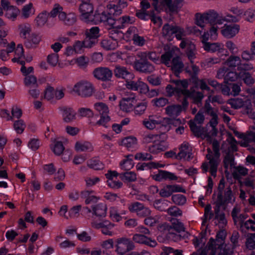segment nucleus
Returning <instances> with one entry per match:
<instances>
[{"mask_svg":"<svg viewBox=\"0 0 255 255\" xmlns=\"http://www.w3.org/2000/svg\"><path fill=\"white\" fill-rule=\"evenodd\" d=\"M79 113L82 117L92 118L94 115L93 112L89 108H81L79 110Z\"/></svg>","mask_w":255,"mask_h":255,"instance_id":"obj_54","label":"nucleus"},{"mask_svg":"<svg viewBox=\"0 0 255 255\" xmlns=\"http://www.w3.org/2000/svg\"><path fill=\"white\" fill-rule=\"evenodd\" d=\"M73 91L82 97H88L94 93V87L90 82L82 80L75 85Z\"/></svg>","mask_w":255,"mask_h":255,"instance_id":"obj_2","label":"nucleus"},{"mask_svg":"<svg viewBox=\"0 0 255 255\" xmlns=\"http://www.w3.org/2000/svg\"><path fill=\"white\" fill-rule=\"evenodd\" d=\"M64 149V147L62 142L61 141H57L55 143L53 150L55 154L60 155L63 152Z\"/></svg>","mask_w":255,"mask_h":255,"instance_id":"obj_57","label":"nucleus"},{"mask_svg":"<svg viewBox=\"0 0 255 255\" xmlns=\"http://www.w3.org/2000/svg\"><path fill=\"white\" fill-rule=\"evenodd\" d=\"M79 9L81 13V16L86 22L92 21V14L93 13L94 7L92 3L89 0L82 1L79 6Z\"/></svg>","mask_w":255,"mask_h":255,"instance_id":"obj_7","label":"nucleus"},{"mask_svg":"<svg viewBox=\"0 0 255 255\" xmlns=\"http://www.w3.org/2000/svg\"><path fill=\"white\" fill-rule=\"evenodd\" d=\"M203 94L200 92L195 93L193 90V97H192L194 99V103L200 106L202 104V100L203 98Z\"/></svg>","mask_w":255,"mask_h":255,"instance_id":"obj_52","label":"nucleus"},{"mask_svg":"<svg viewBox=\"0 0 255 255\" xmlns=\"http://www.w3.org/2000/svg\"><path fill=\"white\" fill-rule=\"evenodd\" d=\"M239 78L241 79L247 85H252L255 83L252 74L250 72H239Z\"/></svg>","mask_w":255,"mask_h":255,"instance_id":"obj_21","label":"nucleus"},{"mask_svg":"<svg viewBox=\"0 0 255 255\" xmlns=\"http://www.w3.org/2000/svg\"><path fill=\"white\" fill-rule=\"evenodd\" d=\"M87 165L89 167L95 170H101L104 168V164L98 160L91 159L87 162Z\"/></svg>","mask_w":255,"mask_h":255,"instance_id":"obj_30","label":"nucleus"},{"mask_svg":"<svg viewBox=\"0 0 255 255\" xmlns=\"http://www.w3.org/2000/svg\"><path fill=\"white\" fill-rule=\"evenodd\" d=\"M76 62L79 66L85 68L89 63V59L88 57L81 56L76 59Z\"/></svg>","mask_w":255,"mask_h":255,"instance_id":"obj_48","label":"nucleus"},{"mask_svg":"<svg viewBox=\"0 0 255 255\" xmlns=\"http://www.w3.org/2000/svg\"><path fill=\"white\" fill-rule=\"evenodd\" d=\"M174 51L170 50L167 52H166L164 54H162L161 56V62L165 64L167 66H170V61L171 58L173 56Z\"/></svg>","mask_w":255,"mask_h":255,"instance_id":"obj_31","label":"nucleus"},{"mask_svg":"<svg viewBox=\"0 0 255 255\" xmlns=\"http://www.w3.org/2000/svg\"><path fill=\"white\" fill-rule=\"evenodd\" d=\"M166 149V147L160 143H157L153 144L148 148L150 152L152 153H157L163 151Z\"/></svg>","mask_w":255,"mask_h":255,"instance_id":"obj_37","label":"nucleus"},{"mask_svg":"<svg viewBox=\"0 0 255 255\" xmlns=\"http://www.w3.org/2000/svg\"><path fill=\"white\" fill-rule=\"evenodd\" d=\"M85 35L92 38V39L97 40L99 36V27H93L89 30H87L85 32Z\"/></svg>","mask_w":255,"mask_h":255,"instance_id":"obj_33","label":"nucleus"},{"mask_svg":"<svg viewBox=\"0 0 255 255\" xmlns=\"http://www.w3.org/2000/svg\"><path fill=\"white\" fill-rule=\"evenodd\" d=\"M240 29V25L237 24H225L222 27L221 33L225 37L231 38L238 33Z\"/></svg>","mask_w":255,"mask_h":255,"instance_id":"obj_9","label":"nucleus"},{"mask_svg":"<svg viewBox=\"0 0 255 255\" xmlns=\"http://www.w3.org/2000/svg\"><path fill=\"white\" fill-rule=\"evenodd\" d=\"M223 163L224 168L226 169H228L229 165L231 167H233L235 165L234 156L233 153L228 152L224 157Z\"/></svg>","mask_w":255,"mask_h":255,"instance_id":"obj_27","label":"nucleus"},{"mask_svg":"<svg viewBox=\"0 0 255 255\" xmlns=\"http://www.w3.org/2000/svg\"><path fill=\"white\" fill-rule=\"evenodd\" d=\"M246 102L240 98H234L228 101V103L230 104L232 108L238 109L243 108L246 105Z\"/></svg>","mask_w":255,"mask_h":255,"instance_id":"obj_25","label":"nucleus"},{"mask_svg":"<svg viewBox=\"0 0 255 255\" xmlns=\"http://www.w3.org/2000/svg\"><path fill=\"white\" fill-rule=\"evenodd\" d=\"M92 226L93 227L96 229H102V232L106 235L112 236V230L114 225V224H109L108 226L104 224V223H96L95 222L92 223Z\"/></svg>","mask_w":255,"mask_h":255,"instance_id":"obj_16","label":"nucleus"},{"mask_svg":"<svg viewBox=\"0 0 255 255\" xmlns=\"http://www.w3.org/2000/svg\"><path fill=\"white\" fill-rule=\"evenodd\" d=\"M147 107L146 103H140L134 107V112L137 115H141L145 111Z\"/></svg>","mask_w":255,"mask_h":255,"instance_id":"obj_55","label":"nucleus"},{"mask_svg":"<svg viewBox=\"0 0 255 255\" xmlns=\"http://www.w3.org/2000/svg\"><path fill=\"white\" fill-rule=\"evenodd\" d=\"M245 141L244 143H242V146L247 147L249 143L254 142L255 143V132L252 131L248 133L244 137Z\"/></svg>","mask_w":255,"mask_h":255,"instance_id":"obj_40","label":"nucleus"},{"mask_svg":"<svg viewBox=\"0 0 255 255\" xmlns=\"http://www.w3.org/2000/svg\"><path fill=\"white\" fill-rule=\"evenodd\" d=\"M107 10L94 15L96 19L111 26L114 28H123L125 23H132L131 18L128 16L121 17L122 9L120 5L109 4L107 5Z\"/></svg>","mask_w":255,"mask_h":255,"instance_id":"obj_1","label":"nucleus"},{"mask_svg":"<svg viewBox=\"0 0 255 255\" xmlns=\"http://www.w3.org/2000/svg\"><path fill=\"white\" fill-rule=\"evenodd\" d=\"M172 194L171 185H167L162 188L159 192V195L161 197L166 198L170 196Z\"/></svg>","mask_w":255,"mask_h":255,"instance_id":"obj_46","label":"nucleus"},{"mask_svg":"<svg viewBox=\"0 0 255 255\" xmlns=\"http://www.w3.org/2000/svg\"><path fill=\"white\" fill-rule=\"evenodd\" d=\"M24 83L26 86L30 88H37L38 87L37 79L33 75L26 76L24 78Z\"/></svg>","mask_w":255,"mask_h":255,"instance_id":"obj_26","label":"nucleus"},{"mask_svg":"<svg viewBox=\"0 0 255 255\" xmlns=\"http://www.w3.org/2000/svg\"><path fill=\"white\" fill-rule=\"evenodd\" d=\"M122 180H126L128 182H133L136 180V175L133 172H126L120 174Z\"/></svg>","mask_w":255,"mask_h":255,"instance_id":"obj_32","label":"nucleus"},{"mask_svg":"<svg viewBox=\"0 0 255 255\" xmlns=\"http://www.w3.org/2000/svg\"><path fill=\"white\" fill-rule=\"evenodd\" d=\"M206 19L207 23L212 24L218 20V14L215 11H209L205 13Z\"/></svg>","mask_w":255,"mask_h":255,"instance_id":"obj_39","label":"nucleus"},{"mask_svg":"<svg viewBox=\"0 0 255 255\" xmlns=\"http://www.w3.org/2000/svg\"><path fill=\"white\" fill-rule=\"evenodd\" d=\"M55 89L51 86H48L44 91V99L48 101L53 99L54 97Z\"/></svg>","mask_w":255,"mask_h":255,"instance_id":"obj_36","label":"nucleus"},{"mask_svg":"<svg viewBox=\"0 0 255 255\" xmlns=\"http://www.w3.org/2000/svg\"><path fill=\"white\" fill-rule=\"evenodd\" d=\"M170 65L172 70L173 71L176 76L178 77L179 73L182 71L184 65L182 62L179 56H176L172 59Z\"/></svg>","mask_w":255,"mask_h":255,"instance_id":"obj_13","label":"nucleus"},{"mask_svg":"<svg viewBox=\"0 0 255 255\" xmlns=\"http://www.w3.org/2000/svg\"><path fill=\"white\" fill-rule=\"evenodd\" d=\"M149 240V238H147L145 236L141 234H135L133 237V240L136 243L143 244L146 245L147 241Z\"/></svg>","mask_w":255,"mask_h":255,"instance_id":"obj_51","label":"nucleus"},{"mask_svg":"<svg viewBox=\"0 0 255 255\" xmlns=\"http://www.w3.org/2000/svg\"><path fill=\"white\" fill-rule=\"evenodd\" d=\"M153 179L156 181H160L162 179H169L170 180H176L178 177L173 173L163 170H159L158 174L154 175Z\"/></svg>","mask_w":255,"mask_h":255,"instance_id":"obj_14","label":"nucleus"},{"mask_svg":"<svg viewBox=\"0 0 255 255\" xmlns=\"http://www.w3.org/2000/svg\"><path fill=\"white\" fill-rule=\"evenodd\" d=\"M165 4L169 9L170 12H177L178 7H181L183 5L184 0H174L172 2V0H164Z\"/></svg>","mask_w":255,"mask_h":255,"instance_id":"obj_15","label":"nucleus"},{"mask_svg":"<svg viewBox=\"0 0 255 255\" xmlns=\"http://www.w3.org/2000/svg\"><path fill=\"white\" fill-rule=\"evenodd\" d=\"M186 55L191 62L193 63L192 60L195 58L196 47L195 45L191 43H189V46L187 47L186 50Z\"/></svg>","mask_w":255,"mask_h":255,"instance_id":"obj_28","label":"nucleus"},{"mask_svg":"<svg viewBox=\"0 0 255 255\" xmlns=\"http://www.w3.org/2000/svg\"><path fill=\"white\" fill-rule=\"evenodd\" d=\"M141 57L139 60H136L134 62V69L140 72L144 73H150L154 70V66L151 64L146 59V53H143L141 54Z\"/></svg>","mask_w":255,"mask_h":255,"instance_id":"obj_3","label":"nucleus"},{"mask_svg":"<svg viewBox=\"0 0 255 255\" xmlns=\"http://www.w3.org/2000/svg\"><path fill=\"white\" fill-rule=\"evenodd\" d=\"M58 61V54L56 53H53L50 55H49L47 57V61L49 64H51L53 66H55L56 65Z\"/></svg>","mask_w":255,"mask_h":255,"instance_id":"obj_63","label":"nucleus"},{"mask_svg":"<svg viewBox=\"0 0 255 255\" xmlns=\"http://www.w3.org/2000/svg\"><path fill=\"white\" fill-rule=\"evenodd\" d=\"M47 20V15L46 12L40 13L36 18L38 25H43Z\"/></svg>","mask_w":255,"mask_h":255,"instance_id":"obj_56","label":"nucleus"},{"mask_svg":"<svg viewBox=\"0 0 255 255\" xmlns=\"http://www.w3.org/2000/svg\"><path fill=\"white\" fill-rule=\"evenodd\" d=\"M176 93L178 94H182L184 96V97L186 98H192L193 97V90L192 91L187 90V89H182L180 87H176Z\"/></svg>","mask_w":255,"mask_h":255,"instance_id":"obj_45","label":"nucleus"},{"mask_svg":"<svg viewBox=\"0 0 255 255\" xmlns=\"http://www.w3.org/2000/svg\"><path fill=\"white\" fill-rule=\"evenodd\" d=\"M188 125L191 130L195 136L202 138H211V135L207 132V129L200 126H197L194 121H193L192 120H190L188 122Z\"/></svg>","mask_w":255,"mask_h":255,"instance_id":"obj_8","label":"nucleus"},{"mask_svg":"<svg viewBox=\"0 0 255 255\" xmlns=\"http://www.w3.org/2000/svg\"><path fill=\"white\" fill-rule=\"evenodd\" d=\"M239 78V73L235 71H229L225 76V82L236 81Z\"/></svg>","mask_w":255,"mask_h":255,"instance_id":"obj_35","label":"nucleus"},{"mask_svg":"<svg viewBox=\"0 0 255 255\" xmlns=\"http://www.w3.org/2000/svg\"><path fill=\"white\" fill-rule=\"evenodd\" d=\"M92 192V191H84L82 192V195L85 198L87 197L85 201V203L86 204H89L90 203H95L98 201V198L95 196H89L90 194Z\"/></svg>","mask_w":255,"mask_h":255,"instance_id":"obj_38","label":"nucleus"},{"mask_svg":"<svg viewBox=\"0 0 255 255\" xmlns=\"http://www.w3.org/2000/svg\"><path fill=\"white\" fill-rule=\"evenodd\" d=\"M179 149L180 152L176 155V158L179 159L185 158L187 155V160L189 161L193 158L192 149L188 143L182 144Z\"/></svg>","mask_w":255,"mask_h":255,"instance_id":"obj_10","label":"nucleus"},{"mask_svg":"<svg viewBox=\"0 0 255 255\" xmlns=\"http://www.w3.org/2000/svg\"><path fill=\"white\" fill-rule=\"evenodd\" d=\"M102 46L107 50H114L118 46V42L115 39L109 38L104 39L101 42Z\"/></svg>","mask_w":255,"mask_h":255,"instance_id":"obj_20","label":"nucleus"},{"mask_svg":"<svg viewBox=\"0 0 255 255\" xmlns=\"http://www.w3.org/2000/svg\"><path fill=\"white\" fill-rule=\"evenodd\" d=\"M63 111V120L66 123H70L76 119V113L70 108H63L62 109Z\"/></svg>","mask_w":255,"mask_h":255,"instance_id":"obj_17","label":"nucleus"},{"mask_svg":"<svg viewBox=\"0 0 255 255\" xmlns=\"http://www.w3.org/2000/svg\"><path fill=\"white\" fill-rule=\"evenodd\" d=\"M178 29L179 26L166 23L162 27V35L168 40H171L172 36L178 32Z\"/></svg>","mask_w":255,"mask_h":255,"instance_id":"obj_11","label":"nucleus"},{"mask_svg":"<svg viewBox=\"0 0 255 255\" xmlns=\"http://www.w3.org/2000/svg\"><path fill=\"white\" fill-rule=\"evenodd\" d=\"M237 171L233 173V176L234 179H239L240 178V175L245 176L248 174V170L242 166H238L237 168Z\"/></svg>","mask_w":255,"mask_h":255,"instance_id":"obj_42","label":"nucleus"},{"mask_svg":"<svg viewBox=\"0 0 255 255\" xmlns=\"http://www.w3.org/2000/svg\"><path fill=\"white\" fill-rule=\"evenodd\" d=\"M97 110L100 112H102V114H105L109 112V109L107 106L103 103H97L95 104Z\"/></svg>","mask_w":255,"mask_h":255,"instance_id":"obj_62","label":"nucleus"},{"mask_svg":"<svg viewBox=\"0 0 255 255\" xmlns=\"http://www.w3.org/2000/svg\"><path fill=\"white\" fill-rule=\"evenodd\" d=\"M134 97L123 98L120 103V109L127 113L131 111L134 104Z\"/></svg>","mask_w":255,"mask_h":255,"instance_id":"obj_12","label":"nucleus"},{"mask_svg":"<svg viewBox=\"0 0 255 255\" xmlns=\"http://www.w3.org/2000/svg\"><path fill=\"white\" fill-rule=\"evenodd\" d=\"M253 69V66L252 64L247 63H242V61L240 62V66L238 68L239 72H249Z\"/></svg>","mask_w":255,"mask_h":255,"instance_id":"obj_50","label":"nucleus"},{"mask_svg":"<svg viewBox=\"0 0 255 255\" xmlns=\"http://www.w3.org/2000/svg\"><path fill=\"white\" fill-rule=\"evenodd\" d=\"M168 213L172 216L177 217L181 216L182 214V211L176 206H173L168 209Z\"/></svg>","mask_w":255,"mask_h":255,"instance_id":"obj_59","label":"nucleus"},{"mask_svg":"<svg viewBox=\"0 0 255 255\" xmlns=\"http://www.w3.org/2000/svg\"><path fill=\"white\" fill-rule=\"evenodd\" d=\"M240 235L237 231H234L230 238L231 243H232L233 248H235L239 246L238 241Z\"/></svg>","mask_w":255,"mask_h":255,"instance_id":"obj_61","label":"nucleus"},{"mask_svg":"<svg viewBox=\"0 0 255 255\" xmlns=\"http://www.w3.org/2000/svg\"><path fill=\"white\" fill-rule=\"evenodd\" d=\"M233 196L232 189L230 186L227 187L225 191L224 198H223V194H222L221 200L224 204L231 202L232 198Z\"/></svg>","mask_w":255,"mask_h":255,"instance_id":"obj_29","label":"nucleus"},{"mask_svg":"<svg viewBox=\"0 0 255 255\" xmlns=\"http://www.w3.org/2000/svg\"><path fill=\"white\" fill-rule=\"evenodd\" d=\"M195 23L196 24L201 27H204V23H207L206 19L205 13L200 14L199 13H197L195 14Z\"/></svg>","mask_w":255,"mask_h":255,"instance_id":"obj_43","label":"nucleus"},{"mask_svg":"<svg viewBox=\"0 0 255 255\" xmlns=\"http://www.w3.org/2000/svg\"><path fill=\"white\" fill-rule=\"evenodd\" d=\"M94 214L100 218L105 217L106 216L107 207L105 205L98 204L93 207Z\"/></svg>","mask_w":255,"mask_h":255,"instance_id":"obj_23","label":"nucleus"},{"mask_svg":"<svg viewBox=\"0 0 255 255\" xmlns=\"http://www.w3.org/2000/svg\"><path fill=\"white\" fill-rule=\"evenodd\" d=\"M40 41V37L35 33H32L28 36L26 40L24 41L25 46L28 48L32 47V44H37Z\"/></svg>","mask_w":255,"mask_h":255,"instance_id":"obj_22","label":"nucleus"},{"mask_svg":"<svg viewBox=\"0 0 255 255\" xmlns=\"http://www.w3.org/2000/svg\"><path fill=\"white\" fill-rule=\"evenodd\" d=\"M154 105L157 107H163L168 103V100L164 98L155 99L152 101Z\"/></svg>","mask_w":255,"mask_h":255,"instance_id":"obj_58","label":"nucleus"},{"mask_svg":"<svg viewBox=\"0 0 255 255\" xmlns=\"http://www.w3.org/2000/svg\"><path fill=\"white\" fill-rule=\"evenodd\" d=\"M189 103L186 97H184L182 102V105H171L165 108V113L169 116L173 118L178 117L181 112H185L188 107Z\"/></svg>","mask_w":255,"mask_h":255,"instance_id":"obj_6","label":"nucleus"},{"mask_svg":"<svg viewBox=\"0 0 255 255\" xmlns=\"http://www.w3.org/2000/svg\"><path fill=\"white\" fill-rule=\"evenodd\" d=\"M172 200L175 204L180 205L185 203L186 198L183 195L176 194L172 196Z\"/></svg>","mask_w":255,"mask_h":255,"instance_id":"obj_44","label":"nucleus"},{"mask_svg":"<svg viewBox=\"0 0 255 255\" xmlns=\"http://www.w3.org/2000/svg\"><path fill=\"white\" fill-rule=\"evenodd\" d=\"M114 73L115 77L117 78H122L123 79H126V76L128 75H131L130 73H129L127 69L125 67H122L120 65H116L114 70Z\"/></svg>","mask_w":255,"mask_h":255,"instance_id":"obj_18","label":"nucleus"},{"mask_svg":"<svg viewBox=\"0 0 255 255\" xmlns=\"http://www.w3.org/2000/svg\"><path fill=\"white\" fill-rule=\"evenodd\" d=\"M139 82L140 81L139 80L135 82L132 80H127L126 86L127 88L128 89L133 91H138V87Z\"/></svg>","mask_w":255,"mask_h":255,"instance_id":"obj_53","label":"nucleus"},{"mask_svg":"<svg viewBox=\"0 0 255 255\" xmlns=\"http://www.w3.org/2000/svg\"><path fill=\"white\" fill-rule=\"evenodd\" d=\"M137 140L135 137L128 136L124 138L122 141L123 145L127 147H130L136 143Z\"/></svg>","mask_w":255,"mask_h":255,"instance_id":"obj_41","label":"nucleus"},{"mask_svg":"<svg viewBox=\"0 0 255 255\" xmlns=\"http://www.w3.org/2000/svg\"><path fill=\"white\" fill-rule=\"evenodd\" d=\"M241 58L238 56L231 55L225 61V64L231 68H237L240 66Z\"/></svg>","mask_w":255,"mask_h":255,"instance_id":"obj_19","label":"nucleus"},{"mask_svg":"<svg viewBox=\"0 0 255 255\" xmlns=\"http://www.w3.org/2000/svg\"><path fill=\"white\" fill-rule=\"evenodd\" d=\"M13 127L17 133H21L24 131L25 126L23 121L18 120L14 122Z\"/></svg>","mask_w":255,"mask_h":255,"instance_id":"obj_49","label":"nucleus"},{"mask_svg":"<svg viewBox=\"0 0 255 255\" xmlns=\"http://www.w3.org/2000/svg\"><path fill=\"white\" fill-rule=\"evenodd\" d=\"M76 16L75 14L70 13L67 14L64 22L68 25H72L76 22Z\"/></svg>","mask_w":255,"mask_h":255,"instance_id":"obj_60","label":"nucleus"},{"mask_svg":"<svg viewBox=\"0 0 255 255\" xmlns=\"http://www.w3.org/2000/svg\"><path fill=\"white\" fill-rule=\"evenodd\" d=\"M172 227L173 228V230H175L178 233L185 231L184 225L178 221H177L176 222L172 223Z\"/></svg>","mask_w":255,"mask_h":255,"instance_id":"obj_64","label":"nucleus"},{"mask_svg":"<svg viewBox=\"0 0 255 255\" xmlns=\"http://www.w3.org/2000/svg\"><path fill=\"white\" fill-rule=\"evenodd\" d=\"M204 48L206 51L215 52L220 49V45L218 43L204 42Z\"/></svg>","mask_w":255,"mask_h":255,"instance_id":"obj_34","label":"nucleus"},{"mask_svg":"<svg viewBox=\"0 0 255 255\" xmlns=\"http://www.w3.org/2000/svg\"><path fill=\"white\" fill-rule=\"evenodd\" d=\"M116 252L120 255H124L134 248L133 242L127 238H118L116 240Z\"/></svg>","mask_w":255,"mask_h":255,"instance_id":"obj_5","label":"nucleus"},{"mask_svg":"<svg viewBox=\"0 0 255 255\" xmlns=\"http://www.w3.org/2000/svg\"><path fill=\"white\" fill-rule=\"evenodd\" d=\"M169 202L164 199H159L155 200L153 203V206L157 210L163 211L169 206Z\"/></svg>","mask_w":255,"mask_h":255,"instance_id":"obj_24","label":"nucleus"},{"mask_svg":"<svg viewBox=\"0 0 255 255\" xmlns=\"http://www.w3.org/2000/svg\"><path fill=\"white\" fill-rule=\"evenodd\" d=\"M94 77L103 82H111L113 77V72L107 67H98L93 71Z\"/></svg>","mask_w":255,"mask_h":255,"instance_id":"obj_4","label":"nucleus"},{"mask_svg":"<svg viewBox=\"0 0 255 255\" xmlns=\"http://www.w3.org/2000/svg\"><path fill=\"white\" fill-rule=\"evenodd\" d=\"M144 205L138 202H135L132 203L128 207V210L131 212H135L136 214L140 211V210L142 208Z\"/></svg>","mask_w":255,"mask_h":255,"instance_id":"obj_47","label":"nucleus"}]
</instances>
